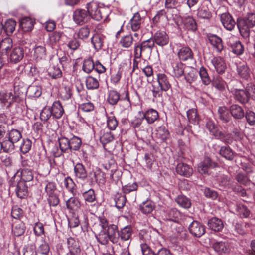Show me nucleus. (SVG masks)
<instances>
[{
  "label": "nucleus",
  "mask_w": 255,
  "mask_h": 255,
  "mask_svg": "<svg viewBox=\"0 0 255 255\" xmlns=\"http://www.w3.org/2000/svg\"><path fill=\"white\" fill-rule=\"evenodd\" d=\"M237 26L240 33L244 37H249L250 28L255 26V14L249 13L245 19L238 20Z\"/></svg>",
  "instance_id": "obj_1"
},
{
  "label": "nucleus",
  "mask_w": 255,
  "mask_h": 255,
  "mask_svg": "<svg viewBox=\"0 0 255 255\" xmlns=\"http://www.w3.org/2000/svg\"><path fill=\"white\" fill-rule=\"evenodd\" d=\"M87 12L89 17L92 19L100 21L104 17L103 12L105 10L104 7L100 5L97 2L91 1L87 4Z\"/></svg>",
  "instance_id": "obj_2"
},
{
  "label": "nucleus",
  "mask_w": 255,
  "mask_h": 255,
  "mask_svg": "<svg viewBox=\"0 0 255 255\" xmlns=\"http://www.w3.org/2000/svg\"><path fill=\"white\" fill-rule=\"evenodd\" d=\"M68 252L65 255H81V249L78 241L73 237L67 239Z\"/></svg>",
  "instance_id": "obj_3"
},
{
  "label": "nucleus",
  "mask_w": 255,
  "mask_h": 255,
  "mask_svg": "<svg viewBox=\"0 0 255 255\" xmlns=\"http://www.w3.org/2000/svg\"><path fill=\"white\" fill-rule=\"evenodd\" d=\"M90 19L87 11L84 9H77L73 12V19L76 24L83 25L88 22Z\"/></svg>",
  "instance_id": "obj_4"
},
{
  "label": "nucleus",
  "mask_w": 255,
  "mask_h": 255,
  "mask_svg": "<svg viewBox=\"0 0 255 255\" xmlns=\"http://www.w3.org/2000/svg\"><path fill=\"white\" fill-rule=\"evenodd\" d=\"M190 233L195 237H200L205 232V227L200 222L193 221L189 226Z\"/></svg>",
  "instance_id": "obj_5"
},
{
  "label": "nucleus",
  "mask_w": 255,
  "mask_h": 255,
  "mask_svg": "<svg viewBox=\"0 0 255 255\" xmlns=\"http://www.w3.org/2000/svg\"><path fill=\"white\" fill-rule=\"evenodd\" d=\"M24 55V51L23 48L21 47L17 46L12 49L8 56V59L11 63H17L23 59Z\"/></svg>",
  "instance_id": "obj_6"
},
{
  "label": "nucleus",
  "mask_w": 255,
  "mask_h": 255,
  "mask_svg": "<svg viewBox=\"0 0 255 255\" xmlns=\"http://www.w3.org/2000/svg\"><path fill=\"white\" fill-rule=\"evenodd\" d=\"M177 55L179 59L183 61L193 59L194 57L192 50L187 46H180L178 50Z\"/></svg>",
  "instance_id": "obj_7"
},
{
  "label": "nucleus",
  "mask_w": 255,
  "mask_h": 255,
  "mask_svg": "<svg viewBox=\"0 0 255 255\" xmlns=\"http://www.w3.org/2000/svg\"><path fill=\"white\" fill-rule=\"evenodd\" d=\"M157 81L162 90L164 92L168 91L171 88V84L168 76L163 73L157 74Z\"/></svg>",
  "instance_id": "obj_8"
},
{
  "label": "nucleus",
  "mask_w": 255,
  "mask_h": 255,
  "mask_svg": "<svg viewBox=\"0 0 255 255\" xmlns=\"http://www.w3.org/2000/svg\"><path fill=\"white\" fill-rule=\"evenodd\" d=\"M132 233V230L130 226H126L121 229L119 231V242H126L127 246H129Z\"/></svg>",
  "instance_id": "obj_9"
},
{
  "label": "nucleus",
  "mask_w": 255,
  "mask_h": 255,
  "mask_svg": "<svg viewBox=\"0 0 255 255\" xmlns=\"http://www.w3.org/2000/svg\"><path fill=\"white\" fill-rule=\"evenodd\" d=\"M152 40L154 44L162 47L168 44L169 37L165 31H158L154 34Z\"/></svg>",
  "instance_id": "obj_10"
},
{
  "label": "nucleus",
  "mask_w": 255,
  "mask_h": 255,
  "mask_svg": "<svg viewBox=\"0 0 255 255\" xmlns=\"http://www.w3.org/2000/svg\"><path fill=\"white\" fill-rule=\"evenodd\" d=\"M63 200L65 201L67 209L70 211H75L79 209L81 206L80 201L76 197H71L67 199L63 196Z\"/></svg>",
  "instance_id": "obj_11"
},
{
  "label": "nucleus",
  "mask_w": 255,
  "mask_h": 255,
  "mask_svg": "<svg viewBox=\"0 0 255 255\" xmlns=\"http://www.w3.org/2000/svg\"><path fill=\"white\" fill-rule=\"evenodd\" d=\"M220 20L223 26L228 30H232L235 26V21L228 13H224L220 16Z\"/></svg>",
  "instance_id": "obj_12"
},
{
  "label": "nucleus",
  "mask_w": 255,
  "mask_h": 255,
  "mask_svg": "<svg viewBox=\"0 0 255 255\" xmlns=\"http://www.w3.org/2000/svg\"><path fill=\"white\" fill-rule=\"evenodd\" d=\"M118 226L114 224H110L108 226V228L107 229V232L109 236L110 241L113 244L119 243L121 245L119 242V231L118 230Z\"/></svg>",
  "instance_id": "obj_13"
},
{
  "label": "nucleus",
  "mask_w": 255,
  "mask_h": 255,
  "mask_svg": "<svg viewBox=\"0 0 255 255\" xmlns=\"http://www.w3.org/2000/svg\"><path fill=\"white\" fill-rule=\"evenodd\" d=\"M208 40L214 49L218 52L223 50L224 46L221 38L214 34H209L207 36Z\"/></svg>",
  "instance_id": "obj_14"
},
{
  "label": "nucleus",
  "mask_w": 255,
  "mask_h": 255,
  "mask_svg": "<svg viewBox=\"0 0 255 255\" xmlns=\"http://www.w3.org/2000/svg\"><path fill=\"white\" fill-rule=\"evenodd\" d=\"M172 75L176 78L181 77L184 73L185 65L180 61H174L171 63Z\"/></svg>",
  "instance_id": "obj_15"
},
{
  "label": "nucleus",
  "mask_w": 255,
  "mask_h": 255,
  "mask_svg": "<svg viewBox=\"0 0 255 255\" xmlns=\"http://www.w3.org/2000/svg\"><path fill=\"white\" fill-rule=\"evenodd\" d=\"M176 171L178 174L186 177H190L193 173L192 168L188 164L182 162L177 165Z\"/></svg>",
  "instance_id": "obj_16"
},
{
  "label": "nucleus",
  "mask_w": 255,
  "mask_h": 255,
  "mask_svg": "<svg viewBox=\"0 0 255 255\" xmlns=\"http://www.w3.org/2000/svg\"><path fill=\"white\" fill-rule=\"evenodd\" d=\"M25 224L20 220H16L12 224V233L16 237L21 236L25 232Z\"/></svg>",
  "instance_id": "obj_17"
},
{
  "label": "nucleus",
  "mask_w": 255,
  "mask_h": 255,
  "mask_svg": "<svg viewBox=\"0 0 255 255\" xmlns=\"http://www.w3.org/2000/svg\"><path fill=\"white\" fill-rule=\"evenodd\" d=\"M212 247L216 253L220 255L227 254L230 252L228 244L225 242H215L212 244Z\"/></svg>",
  "instance_id": "obj_18"
},
{
  "label": "nucleus",
  "mask_w": 255,
  "mask_h": 255,
  "mask_svg": "<svg viewBox=\"0 0 255 255\" xmlns=\"http://www.w3.org/2000/svg\"><path fill=\"white\" fill-rule=\"evenodd\" d=\"M142 22V19L139 12L135 13L130 19L129 22L130 27L132 31L134 32L139 31L140 29Z\"/></svg>",
  "instance_id": "obj_19"
},
{
  "label": "nucleus",
  "mask_w": 255,
  "mask_h": 255,
  "mask_svg": "<svg viewBox=\"0 0 255 255\" xmlns=\"http://www.w3.org/2000/svg\"><path fill=\"white\" fill-rule=\"evenodd\" d=\"M211 63L217 73L222 74L226 69L224 60L221 57H215L211 60Z\"/></svg>",
  "instance_id": "obj_20"
},
{
  "label": "nucleus",
  "mask_w": 255,
  "mask_h": 255,
  "mask_svg": "<svg viewBox=\"0 0 255 255\" xmlns=\"http://www.w3.org/2000/svg\"><path fill=\"white\" fill-rule=\"evenodd\" d=\"M142 113L143 114V117L145 118L147 122L149 124H153L159 118L158 112L156 110L152 108L147 110L144 112H142Z\"/></svg>",
  "instance_id": "obj_21"
},
{
  "label": "nucleus",
  "mask_w": 255,
  "mask_h": 255,
  "mask_svg": "<svg viewBox=\"0 0 255 255\" xmlns=\"http://www.w3.org/2000/svg\"><path fill=\"white\" fill-rule=\"evenodd\" d=\"M234 94L236 100L241 104L248 103L250 100L249 94L247 93L245 90L235 89Z\"/></svg>",
  "instance_id": "obj_22"
},
{
  "label": "nucleus",
  "mask_w": 255,
  "mask_h": 255,
  "mask_svg": "<svg viewBox=\"0 0 255 255\" xmlns=\"http://www.w3.org/2000/svg\"><path fill=\"white\" fill-rule=\"evenodd\" d=\"M207 224L211 230L215 232L221 231L224 227L222 221L216 217H213L209 220Z\"/></svg>",
  "instance_id": "obj_23"
},
{
  "label": "nucleus",
  "mask_w": 255,
  "mask_h": 255,
  "mask_svg": "<svg viewBox=\"0 0 255 255\" xmlns=\"http://www.w3.org/2000/svg\"><path fill=\"white\" fill-rule=\"evenodd\" d=\"M33 50V57L37 61L45 59L46 57V49L45 45H36Z\"/></svg>",
  "instance_id": "obj_24"
},
{
  "label": "nucleus",
  "mask_w": 255,
  "mask_h": 255,
  "mask_svg": "<svg viewBox=\"0 0 255 255\" xmlns=\"http://www.w3.org/2000/svg\"><path fill=\"white\" fill-rule=\"evenodd\" d=\"M52 112V116L56 119H59L64 114V110L59 101H55L50 107Z\"/></svg>",
  "instance_id": "obj_25"
},
{
  "label": "nucleus",
  "mask_w": 255,
  "mask_h": 255,
  "mask_svg": "<svg viewBox=\"0 0 255 255\" xmlns=\"http://www.w3.org/2000/svg\"><path fill=\"white\" fill-rule=\"evenodd\" d=\"M215 164L209 158H205L198 166V171L201 174H208L209 168L212 167Z\"/></svg>",
  "instance_id": "obj_26"
},
{
  "label": "nucleus",
  "mask_w": 255,
  "mask_h": 255,
  "mask_svg": "<svg viewBox=\"0 0 255 255\" xmlns=\"http://www.w3.org/2000/svg\"><path fill=\"white\" fill-rule=\"evenodd\" d=\"M230 112L232 116L236 119H241L245 116L242 107L237 104H233L230 107Z\"/></svg>",
  "instance_id": "obj_27"
},
{
  "label": "nucleus",
  "mask_w": 255,
  "mask_h": 255,
  "mask_svg": "<svg viewBox=\"0 0 255 255\" xmlns=\"http://www.w3.org/2000/svg\"><path fill=\"white\" fill-rule=\"evenodd\" d=\"M184 28L188 31H195L197 29V24L193 17H185L182 20Z\"/></svg>",
  "instance_id": "obj_28"
},
{
  "label": "nucleus",
  "mask_w": 255,
  "mask_h": 255,
  "mask_svg": "<svg viewBox=\"0 0 255 255\" xmlns=\"http://www.w3.org/2000/svg\"><path fill=\"white\" fill-rule=\"evenodd\" d=\"M154 203L150 200H147L143 202L139 205L140 211L144 214H148L152 213L155 209Z\"/></svg>",
  "instance_id": "obj_29"
},
{
  "label": "nucleus",
  "mask_w": 255,
  "mask_h": 255,
  "mask_svg": "<svg viewBox=\"0 0 255 255\" xmlns=\"http://www.w3.org/2000/svg\"><path fill=\"white\" fill-rule=\"evenodd\" d=\"M74 172L76 178L84 180L87 177L84 166L81 163H77L74 166Z\"/></svg>",
  "instance_id": "obj_30"
},
{
  "label": "nucleus",
  "mask_w": 255,
  "mask_h": 255,
  "mask_svg": "<svg viewBox=\"0 0 255 255\" xmlns=\"http://www.w3.org/2000/svg\"><path fill=\"white\" fill-rule=\"evenodd\" d=\"M59 144L62 152L69 153L70 151L69 144V136L65 135L59 138Z\"/></svg>",
  "instance_id": "obj_31"
},
{
  "label": "nucleus",
  "mask_w": 255,
  "mask_h": 255,
  "mask_svg": "<svg viewBox=\"0 0 255 255\" xmlns=\"http://www.w3.org/2000/svg\"><path fill=\"white\" fill-rule=\"evenodd\" d=\"M17 196L20 198H24L28 195L27 186L23 181H19L15 189Z\"/></svg>",
  "instance_id": "obj_32"
},
{
  "label": "nucleus",
  "mask_w": 255,
  "mask_h": 255,
  "mask_svg": "<svg viewBox=\"0 0 255 255\" xmlns=\"http://www.w3.org/2000/svg\"><path fill=\"white\" fill-rule=\"evenodd\" d=\"M156 137L162 141L167 140L169 136V132L165 126H162L158 128L156 130Z\"/></svg>",
  "instance_id": "obj_33"
},
{
  "label": "nucleus",
  "mask_w": 255,
  "mask_h": 255,
  "mask_svg": "<svg viewBox=\"0 0 255 255\" xmlns=\"http://www.w3.org/2000/svg\"><path fill=\"white\" fill-rule=\"evenodd\" d=\"M139 45L142 48L143 53L150 54L152 51L153 48L154 46V41L152 38H150L146 40L142 41Z\"/></svg>",
  "instance_id": "obj_34"
},
{
  "label": "nucleus",
  "mask_w": 255,
  "mask_h": 255,
  "mask_svg": "<svg viewBox=\"0 0 255 255\" xmlns=\"http://www.w3.org/2000/svg\"><path fill=\"white\" fill-rule=\"evenodd\" d=\"M12 46V40L10 38H5L0 42V52L7 54Z\"/></svg>",
  "instance_id": "obj_35"
},
{
  "label": "nucleus",
  "mask_w": 255,
  "mask_h": 255,
  "mask_svg": "<svg viewBox=\"0 0 255 255\" xmlns=\"http://www.w3.org/2000/svg\"><path fill=\"white\" fill-rule=\"evenodd\" d=\"M230 47L233 53L237 55L243 54L244 52V47L239 41H233L231 40L229 41Z\"/></svg>",
  "instance_id": "obj_36"
},
{
  "label": "nucleus",
  "mask_w": 255,
  "mask_h": 255,
  "mask_svg": "<svg viewBox=\"0 0 255 255\" xmlns=\"http://www.w3.org/2000/svg\"><path fill=\"white\" fill-rule=\"evenodd\" d=\"M34 21L29 17H25L21 19L20 26L25 32L31 31L34 27Z\"/></svg>",
  "instance_id": "obj_37"
},
{
  "label": "nucleus",
  "mask_w": 255,
  "mask_h": 255,
  "mask_svg": "<svg viewBox=\"0 0 255 255\" xmlns=\"http://www.w3.org/2000/svg\"><path fill=\"white\" fill-rule=\"evenodd\" d=\"M235 213L241 218H247L250 215V211L244 205L237 204L235 206Z\"/></svg>",
  "instance_id": "obj_38"
},
{
  "label": "nucleus",
  "mask_w": 255,
  "mask_h": 255,
  "mask_svg": "<svg viewBox=\"0 0 255 255\" xmlns=\"http://www.w3.org/2000/svg\"><path fill=\"white\" fill-rule=\"evenodd\" d=\"M48 75L53 79H57L62 76V73L58 65L52 64L48 70Z\"/></svg>",
  "instance_id": "obj_39"
},
{
  "label": "nucleus",
  "mask_w": 255,
  "mask_h": 255,
  "mask_svg": "<svg viewBox=\"0 0 255 255\" xmlns=\"http://www.w3.org/2000/svg\"><path fill=\"white\" fill-rule=\"evenodd\" d=\"M218 114L219 118L224 123L228 122L231 118L229 110L225 106L219 107Z\"/></svg>",
  "instance_id": "obj_40"
},
{
  "label": "nucleus",
  "mask_w": 255,
  "mask_h": 255,
  "mask_svg": "<svg viewBox=\"0 0 255 255\" xmlns=\"http://www.w3.org/2000/svg\"><path fill=\"white\" fill-rule=\"evenodd\" d=\"M220 154L229 160H232L234 157V153L229 146L221 147L220 150Z\"/></svg>",
  "instance_id": "obj_41"
},
{
  "label": "nucleus",
  "mask_w": 255,
  "mask_h": 255,
  "mask_svg": "<svg viewBox=\"0 0 255 255\" xmlns=\"http://www.w3.org/2000/svg\"><path fill=\"white\" fill-rule=\"evenodd\" d=\"M81 140L80 138L76 136H73L71 137L69 136V144L70 151L78 150L81 145Z\"/></svg>",
  "instance_id": "obj_42"
},
{
  "label": "nucleus",
  "mask_w": 255,
  "mask_h": 255,
  "mask_svg": "<svg viewBox=\"0 0 255 255\" xmlns=\"http://www.w3.org/2000/svg\"><path fill=\"white\" fill-rule=\"evenodd\" d=\"M27 92L30 97L38 98L42 94V89L39 86L31 85L28 88Z\"/></svg>",
  "instance_id": "obj_43"
},
{
  "label": "nucleus",
  "mask_w": 255,
  "mask_h": 255,
  "mask_svg": "<svg viewBox=\"0 0 255 255\" xmlns=\"http://www.w3.org/2000/svg\"><path fill=\"white\" fill-rule=\"evenodd\" d=\"M197 16L200 18L209 19L212 17V13L206 6L203 5L198 9Z\"/></svg>",
  "instance_id": "obj_44"
},
{
  "label": "nucleus",
  "mask_w": 255,
  "mask_h": 255,
  "mask_svg": "<svg viewBox=\"0 0 255 255\" xmlns=\"http://www.w3.org/2000/svg\"><path fill=\"white\" fill-rule=\"evenodd\" d=\"M86 86L88 89H96L99 86V82L96 78L92 76H88L86 79Z\"/></svg>",
  "instance_id": "obj_45"
},
{
  "label": "nucleus",
  "mask_w": 255,
  "mask_h": 255,
  "mask_svg": "<svg viewBox=\"0 0 255 255\" xmlns=\"http://www.w3.org/2000/svg\"><path fill=\"white\" fill-rule=\"evenodd\" d=\"M91 42L96 50H100L103 46V37L99 34H95L91 38Z\"/></svg>",
  "instance_id": "obj_46"
},
{
  "label": "nucleus",
  "mask_w": 255,
  "mask_h": 255,
  "mask_svg": "<svg viewBox=\"0 0 255 255\" xmlns=\"http://www.w3.org/2000/svg\"><path fill=\"white\" fill-rule=\"evenodd\" d=\"M213 86L218 90L223 91L225 90L227 85L226 82L220 76H217L213 80Z\"/></svg>",
  "instance_id": "obj_47"
},
{
  "label": "nucleus",
  "mask_w": 255,
  "mask_h": 255,
  "mask_svg": "<svg viewBox=\"0 0 255 255\" xmlns=\"http://www.w3.org/2000/svg\"><path fill=\"white\" fill-rule=\"evenodd\" d=\"M133 43V38L131 34L122 37L120 41L121 46L124 48L130 47Z\"/></svg>",
  "instance_id": "obj_48"
},
{
  "label": "nucleus",
  "mask_w": 255,
  "mask_h": 255,
  "mask_svg": "<svg viewBox=\"0 0 255 255\" xmlns=\"http://www.w3.org/2000/svg\"><path fill=\"white\" fill-rule=\"evenodd\" d=\"M8 135V138L12 141L14 144L17 142L22 138L21 132L17 129H12L8 133L6 134Z\"/></svg>",
  "instance_id": "obj_49"
},
{
  "label": "nucleus",
  "mask_w": 255,
  "mask_h": 255,
  "mask_svg": "<svg viewBox=\"0 0 255 255\" xmlns=\"http://www.w3.org/2000/svg\"><path fill=\"white\" fill-rule=\"evenodd\" d=\"M176 201L180 206L184 208H189L191 205L190 199L184 195L178 196Z\"/></svg>",
  "instance_id": "obj_50"
},
{
  "label": "nucleus",
  "mask_w": 255,
  "mask_h": 255,
  "mask_svg": "<svg viewBox=\"0 0 255 255\" xmlns=\"http://www.w3.org/2000/svg\"><path fill=\"white\" fill-rule=\"evenodd\" d=\"M187 116L189 121L193 124H198L199 117L197 114V111L195 109H189L187 112Z\"/></svg>",
  "instance_id": "obj_51"
},
{
  "label": "nucleus",
  "mask_w": 255,
  "mask_h": 255,
  "mask_svg": "<svg viewBox=\"0 0 255 255\" xmlns=\"http://www.w3.org/2000/svg\"><path fill=\"white\" fill-rule=\"evenodd\" d=\"M199 74L201 79L202 82L205 85H208L210 83L211 80L207 72V69L201 67L200 69Z\"/></svg>",
  "instance_id": "obj_52"
},
{
  "label": "nucleus",
  "mask_w": 255,
  "mask_h": 255,
  "mask_svg": "<svg viewBox=\"0 0 255 255\" xmlns=\"http://www.w3.org/2000/svg\"><path fill=\"white\" fill-rule=\"evenodd\" d=\"M16 23L13 19H10L7 20L4 27V29L7 35L12 34L15 30Z\"/></svg>",
  "instance_id": "obj_53"
},
{
  "label": "nucleus",
  "mask_w": 255,
  "mask_h": 255,
  "mask_svg": "<svg viewBox=\"0 0 255 255\" xmlns=\"http://www.w3.org/2000/svg\"><path fill=\"white\" fill-rule=\"evenodd\" d=\"M120 99L119 93L115 90L110 91L107 101L111 105H116Z\"/></svg>",
  "instance_id": "obj_54"
},
{
  "label": "nucleus",
  "mask_w": 255,
  "mask_h": 255,
  "mask_svg": "<svg viewBox=\"0 0 255 255\" xmlns=\"http://www.w3.org/2000/svg\"><path fill=\"white\" fill-rule=\"evenodd\" d=\"M95 64L91 58L84 60L82 66L83 70L87 73H90L94 68Z\"/></svg>",
  "instance_id": "obj_55"
},
{
  "label": "nucleus",
  "mask_w": 255,
  "mask_h": 255,
  "mask_svg": "<svg viewBox=\"0 0 255 255\" xmlns=\"http://www.w3.org/2000/svg\"><path fill=\"white\" fill-rule=\"evenodd\" d=\"M98 241L102 245H106L108 243L110 240L109 236L106 230H101L96 236Z\"/></svg>",
  "instance_id": "obj_56"
},
{
  "label": "nucleus",
  "mask_w": 255,
  "mask_h": 255,
  "mask_svg": "<svg viewBox=\"0 0 255 255\" xmlns=\"http://www.w3.org/2000/svg\"><path fill=\"white\" fill-rule=\"evenodd\" d=\"M13 96L11 93H5L4 91H0V101L9 105L13 101Z\"/></svg>",
  "instance_id": "obj_57"
},
{
  "label": "nucleus",
  "mask_w": 255,
  "mask_h": 255,
  "mask_svg": "<svg viewBox=\"0 0 255 255\" xmlns=\"http://www.w3.org/2000/svg\"><path fill=\"white\" fill-rule=\"evenodd\" d=\"M82 196L86 202L92 203L96 200L95 192L92 189L83 192Z\"/></svg>",
  "instance_id": "obj_58"
},
{
  "label": "nucleus",
  "mask_w": 255,
  "mask_h": 255,
  "mask_svg": "<svg viewBox=\"0 0 255 255\" xmlns=\"http://www.w3.org/2000/svg\"><path fill=\"white\" fill-rule=\"evenodd\" d=\"M90 34V28L87 26H84L79 29L77 33V36L79 39L85 40L89 38Z\"/></svg>",
  "instance_id": "obj_59"
},
{
  "label": "nucleus",
  "mask_w": 255,
  "mask_h": 255,
  "mask_svg": "<svg viewBox=\"0 0 255 255\" xmlns=\"http://www.w3.org/2000/svg\"><path fill=\"white\" fill-rule=\"evenodd\" d=\"M71 87L68 85H65L61 90L60 95L64 100H67L71 98L72 96Z\"/></svg>",
  "instance_id": "obj_60"
},
{
  "label": "nucleus",
  "mask_w": 255,
  "mask_h": 255,
  "mask_svg": "<svg viewBox=\"0 0 255 255\" xmlns=\"http://www.w3.org/2000/svg\"><path fill=\"white\" fill-rule=\"evenodd\" d=\"M115 206L118 209L122 208L125 205L126 198L125 195L117 193L115 198Z\"/></svg>",
  "instance_id": "obj_61"
},
{
  "label": "nucleus",
  "mask_w": 255,
  "mask_h": 255,
  "mask_svg": "<svg viewBox=\"0 0 255 255\" xmlns=\"http://www.w3.org/2000/svg\"><path fill=\"white\" fill-rule=\"evenodd\" d=\"M52 116L50 107H44L40 113V119L43 121H47Z\"/></svg>",
  "instance_id": "obj_62"
},
{
  "label": "nucleus",
  "mask_w": 255,
  "mask_h": 255,
  "mask_svg": "<svg viewBox=\"0 0 255 255\" xmlns=\"http://www.w3.org/2000/svg\"><path fill=\"white\" fill-rule=\"evenodd\" d=\"M20 181H23L25 183L27 182L31 181L33 179L32 172L28 169H24L21 171Z\"/></svg>",
  "instance_id": "obj_63"
},
{
  "label": "nucleus",
  "mask_w": 255,
  "mask_h": 255,
  "mask_svg": "<svg viewBox=\"0 0 255 255\" xmlns=\"http://www.w3.org/2000/svg\"><path fill=\"white\" fill-rule=\"evenodd\" d=\"M2 150L5 152H8L13 150L14 148V143L8 138V139H4L2 142Z\"/></svg>",
  "instance_id": "obj_64"
}]
</instances>
